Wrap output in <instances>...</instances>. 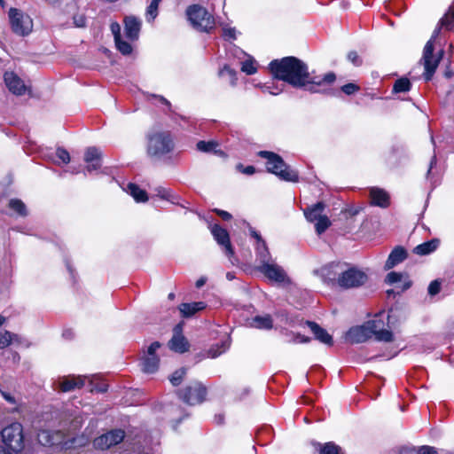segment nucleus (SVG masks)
<instances>
[{
	"mask_svg": "<svg viewBox=\"0 0 454 454\" xmlns=\"http://www.w3.org/2000/svg\"><path fill=\"white\" fill-rule=\"evenodd\" d=\"M269 67L274 78L286 82L294 88H305L311 93L319 92L318 86L323 83L331 84L336 79L333 72L322 77L314 75L313 73H309L308 65L295 57L274 59Z\"/></svg>",
	"mask_w": 454,
	"mask_h": 454,
	"instance_id": "nucleus-1",
	"label": "nucleus"
},
{
	"mask_svg": "<svg viewBox=\"0 0 454 454\" xmlns=\"http://www.w3.org/2000/svg\"><path fill=\"white\" fill-rule=\"evenodd\" d=\"M325 281L331 282L340 289L358 288L368 281V274L356 266L336 262L325 266L321 270Z\"/></svg>",
	"mask_w": 454,
	"mask_h": 454,
	"instance_id": "nucleus-2",
	"label": "nucleus"
},
{
	"mask_svg": "<svg viewBox=\"0 0 454 454\" xmlns=\"http://www.w3.org/2000/svg\"><path fill=\"white\" fill-rule=\"evenodd\" d=\"M442 27L447 30H454V1L450 6L448 12L440 20L439 24L434 30L430 40L424 47L422 59L425 67L424 77L427 81L432 79L441 59V56H434L433 54V41L437 38Z\"/></svg>",
	"mask_w": 454,
	"mask_h": 454,
	"instance_id": "nucleus-3",
	"label": "nucleus"
},
{
	"mask_svg": "<svg viewBox=\"0 0 454 454\" xmlns=\"http://www.w3.org/2000/svg\"><path fill=\"white\" fill-rule=\"evenodd\" d=\"M174 148L175 143L169 132L158 131L147 136L146 153L151 159L160 160Z\"/></svg>",
	"mask_w": 454,
	"mask_h": 454,
	"instance_id": "nucleus-4",
	"label": "nucleus"
},
{
	"mask_svg": "<svg viewBox=\"0 0 454 454\" xmlns=\"http://www.w3.org/2000/svg\"><path fill=\"white\" fill-rule=\"evenodd\" d=\"M258 155L266 159V168L269 172L276 175L281 180L298 182L297 171L292 169L278 154L269 151H260Z\"/></svg>",
	"mask_w": 454,
	"mask_h": 454,
	"instance_id": "nucleus-5",
	"label": "nucleus"
},
{
	"mask_svg": "<svg viewBox=\"0 0 454 454\" xmlns=\"http://www.w3.org/2000/svg\"><path fill=\"white\" fill-rule=\"evenodd\" d=\"M186 16L192 27L196 30L210 33L215 28V21L214 16L199 4L190 5L186 9Z\"/></svg>",
	"mask_w": 454,
	"mask_h": 454,
	"instance_id": "nucleus-6",
	"label": "nucleus"
},
{
	"mask_svg": "<svg viewBox=\"0 0 454 454\" xmlns=\"http://www.w3.org/2000/svg\"><path fill=\"white\" fill-rule=\"evenodd\" d=\"M4 444L13 452H20L24 449L23 427L19 422H14L1 432Z\"/></svg>",
	"mask_w": 454,
	"mask_h": 454,
	"instance_id": "nucleus-7",
	"label": "nucleus"
},
{
	"mask_svg": "<svg viewBox=\"0 0 454 454\" xmlns=\"http://www.w3.org/2000/svg\"><path fill=\"white\" fill-rule=\"evenodd\" d=\"M9 19L12 31L19 35H27L33 28L32 19L16 8L9 11Z\"/></svg>",
	"mask_w": 454,
	"mask_h": 454,
	"instance_id": "nucleus-8",
	"label": "nucleus"
},
{
	"mask_svg": "<svg viewBox=\"0 0 454 454\" xmlns=\"http://www.w3.org/2000/svg\"><path fill=\"white\" fill-rule=\"evenodd\" d=\"M179 398L189 405L201 403L206 397L207 388L200 382H192L177 391Z\"/></svg>",
	"mask_w": 454,
	"mask_h": 454,
	"instance_id": "nucleus-9",
	"label": "nucleus"
},
{
	"mask_svg": "<svg viewBox=\"0 0 454 454\" xmlns=\"http://www.w3.org/2000/svg\"><path fill=\"white\" fill-rule=\"evenodd\" d=\"M257 270L262 273L267 278L277 283H290L286 271L273 262L269 261L257 266Z\"/></svg>",
	"mask_w": 454,
	"mask_h": 454,
	"instance_id": "nucleus-10",
	"label": "nucleus"
},
{
	"mask_svg": "<svg viewBox=\"0 0 454 454\" xmlns=\"http://www.w3.org/2000/svg\"><path fill=\"white\" fill-rule=\"evenodd\" d=\"M125 433L121 429H114L97 437L93 441V446L97 450H105L122 442Z\"/></svg>",
	"mask_w": 454,
	"mask_h": 454,
	"instance_id": "nucleus-11",
	"label": "nucleus"
},
{
	"mask_svg": "<svg viewBox=\"0 0 454 454\" xmlns=\"http://www.w3.org/2000/svg\"><path fill=\"white\" fill-rule=\"evenodd\" d=\"M159 341L153 342L142 358V370L145 373H153L159 367V357L156 351L160 348Z\"/></svg>",
	"mask_w": 454,
	"mask_h": 454,
	"instance_id": "nucleus-12",
	"label": "nucleus"
},
{
	"mask_svg": "<svg viewBox=\"0 0 454 454\" xmlns=\"http://www.w3.org/2000/svg\"><path fill=\"white\" fill-rule=\"evenodd\" d=\"M367 330H369L372 336H375L376 340L380 341H392L393 333L392 332L384 329L385 323L377 316L374 319L369 320L364 323Z\"/></svg>",
	"mask_w": 454,
	"mask_h": 454,
	"instance_id": "nucleus-13",
	"label": "nucleus"
},
{
	"mask_svg": "<svg viewBox=\"0 0 454 454\" xmlns=\"http://www.w3.org/2000/svg\"><path fill=\"white\" fill-rule=\"evenodd\" d=\"M249 232L251 237L255 239L254 249L256 261H258L260 264L271 261L272 258L270 253L265 240L262 239L261 234L251 226H249Z\"/></svg>",
	"mask_w": 454,
	"mask_h": 454,
	"instance_id": "nucleus-14",
	"label": "nucleus"
},
{
	"mask_svg": "<svg viewBox=\"0 0 454 454\" xmlns=\"http://www.w3.org/2000/svg\"><path fill=\"white\" fill-rule=\"evenodd\" d=\"M210 230L214 239L219 245L223 247L225 254L231 258L234 254V251L230 241L228 231L219 224L212 225Z\"/></svg>",
	"mask_w": 454,
	"mask_h": 454,
	"instance_id": "nucleus-15",
	"label": "nucleus"
},
{
	"mask_svg": "<svg viewBox=\"0 0 454 454\" xmlns=\"http://www.w3.org/2000/svg\"><path fill=\"white\" fill-rule=\"evenodd\" d=\"M4 80L8 90L18 96L25 94L27 87L24 82L13 72H5Z\"/></svg>",
	"mask_w": 454,
	"mask_h": 454,
	"instance_id": "nucleus-16",
	"label": "nucleus"
},
{
	"mask_svg": "<svg viewBox=\"0 0 454 454\" xmlns=\"http://www.w3.org/2000/svg\"><path fill=\"white\" fill-rule=\"evenodd\" d=\"M371 204L382 208H386L390 204V197L387 192L382 188L372 187L369 190Z\"/></svg>",
	"mask_w": 454,
	"mask_h": 454,
	"instance_id": "nucleus-17",
	"label": "nucleus"
},
{
	"mask_svg": "<svg viewBox=\"0 0 454 454\" xmlns=\"http://www.w3.org/2000/svg\"><path fill=\"white\" fill-rule=\"evenodd\" d=\"M84 161L88 164L87 172L98 169L101 167V152L97 147H89L84 153Z\"/></svg>",
	"mask_w": 454,
	"mask_h": 454,
	"instance_id": "nucleus-18",
	"label": "nucleus"
},
{
	"mask_svg": "<svg viewBox=\"0 0 454 454\" xmlns=\"http://www.w3.org/2000/svg\"><path fill=\"white\" fill-rule=\"evenodd\" d=\"M125 35L130 41L138 39L141 29V20L134 16H128L124 19Z\"/></svg>",
	"mask_w": 454,
	"mask_h": 454,
	"instance_id": "nucleus-19",
	"label": "nucleus"
},
{
	"mask_svg": "<svg viewBox=\"0 0 454 454\" xmlns=\"http://www.w3.org/2000/svg\"><path fill=\"white\" fill-rule=\"evenodd\" d=\"M371 337L372 335L364 324L350 328L347 333L348 340L352 343H362Z\"/></svg>",
	"mask_w": 454,
	"mask_h": 454,
	"instance_id": "nucleus-20",
	"label": "nucleus"
},
{
	"mask_svg": "<svg viewBox=\"0 0 454 454\" xmlns=\"http://www.w3.org/2000/svg\"><path fill=\"white\" fill-rule=\"evenodd\" d=\"M87 376H68L59 381V388L63 392H68L84 386Z\"/></svg>",
	"mask_w": 454,
	"mask_h": 454,
	"instance_id": "nucleus-21",
	"label": "nucleus"
},
{
	"mask_svg": "<svg viewBox=\"0 0 454 454\" xmlns=\"http://www.w3.org/2000/svg\"><path fill=\"white\" fill-rule=\"evenodd\" d=\"M406 258L407 251L405 248L401 246H397L389 254L388 258L384 265V269L388 270L403 262Z\"/></svg>",
	"mask_w": 454,
	"mask_h": 454,
	"instance_id": "nucleus-22",
	"label": "nucleus"
},
{
	"mask_svg": "<svg viewBox=\"0 0 454 454\" xmlns=\"http://www.w3.org/2000/svg\"><path fill=\"white\" fill-rule=\"evenodd\" d=\"M306 325L309 327L317 340L325 345H333V337L324 328L320 327L317 323L311 321H306Z\"/></svg>",
	"mask_w": 454,
	"mask_h": 454,
	"instance_id": "nucleus-23",
	"label": "nucleus"
},
{
	"mask_svg": "<svg viewBox=\"0 0 454 454\" xmlns=\"http://www.w3.org/2000/svg\"><path fill=\"white\" fill-rule=\"evenodd\" d=\"M207 304L204 301H196V302H184L181 303L178 307V309L183 317H191L195 315L197 312L206 309Z\"/></svg>",
	"mask_w": 454,
	"mask_h": 454,
	"instance_id": "nucleus-24",
	"label": "nucleus"
},
{
	"mask_svg": "<svg viewBox=\"0 0 454 454\" xmlns=\"http://www.w3.org/2000/svg\"><path fill=\"white\" fill-rule=\"evenodd\" d=\"M325 204L324 202H317L305 208L304 215L309 222H316L323 215L322 213L325 210Z\"/></svg>",
	"mask_w": 454,
	"mask_h": 454,
	"instance_id": "nucleus-25",
	"label": "nucleus"
},
{
	"mask_svg": "<svg viewBox=\"0 0 454 454\" xmlns=\"http://www.w3.org/2000/svg\"><path fill=\"white\" fill-rule=\"evenodd\" d=\"M440 241L437 239H433L429 241L418 245L413 248V253L419 255H427L434 252L439 247Z\"/></svg>",
	"mask_w": 454,
	"mask_h": 454,
	"instance_id": "nucleus-26",
	"label": "nucleus"
},
{
	"mask_svg": "<svg viewBox=\"0 0 454 454\" xmlns=\"http://www.w3.org/2000/svg\"><path fill=\"white\" fill-rule=\"evenodd\" d=\"M38 441L43 445H55L60 442L61 435L59 432H56L55 434H51L49 430H41L38 433Z\"/></svg>",
	"mask_w": 454,
	"mask_h": 454,
	"instance_id": "nucleus-27",
	"label": "nucleus"
},
{
	"mask_svg": "<svg viewBox=\"0 0 454 454\" xmlns=\"http://www.w3.org/2000/svg\"><path fill=\"white\" fill-rule=\"evenodd\" d=\"M168 346L170 349L179 353H184L188 350V342L186 339L179 334L172 337L168 342Z\"/></svg>",
	"mask_w": 454,
	"mask_h": 454,
	"instance_id": "nucleus-28",
	"label": "nucleus"
},
{
	"mask_svg": "<svg viewBox=\"0 0 454 454\" xmlns=\"http://www.w3.org/2000/svg\"><path fill=\"white\" fill-rule=\"evenodd\" d=\"M251 325L258 329L270 330L273 327V321L270 315L255 316Z\"/></svg>",
	"mask_w": 454,
	"mask_h": 454,
	"instance_id": "nucleus-29",
	"label": "nucleus"
},
{
	"mask_svg": "<svg viewBox=\"0 0 454 454\" xmlns=\"http://www.w3.org/2000/svg\"><path fill=\"white\" fill-rule=\"evenodd\" d=\"M137 202H145L148 200L145 191L140 189L137 184L129 183L125 189Z\"/></svg>",
	"mask_w": 454,
	"mask_h": 454,
	"instance_id": "nucleus-30",
	"label": "nucleus"
},
{
	"mask_svg": "<svg viewBox=\"0 0 454 454\" xmlns=\"http://www.w3.org/2000/svg\"><path fill=\"white\" fill-rule=\"evenodd\" d=\"M315 446L318 450L319 454H342L340 447L333 442H329L325 444L317 442L315 443Z\"/></svg>",
	"mask_w": 454,
	"mask_h": 454,
	"instance_id": "nucleus-31",
	"label": "nucleus"
},
{
	"mask_svg": "<svg viewBox=\"0 0 454 454\" xmlns=\"http://www.w3.org/2000/svg\"><path fill=\"white\" fill-rule=\"evenodd\" d=\"M90 382V392H98L104 393L107 391V384L104 381H99V378L92 375L87 376V379Z\"/></svg>",
	"mask_w": 454,
	"mask_h": 454,
	"instance_id": "nucleus-32",
	"label": "nucleus"
},
{
	"mask_svg": "<svg viewBox=\"0 0 454 454\" xmlns=\"http://www.w3.org/2000/svg\"><path fill=\"white\" fill-rule=\"evenodd\" d=\"M230 347V341L228 340L222 341L220 344L213 345L207 351V356L210 358H215L224 353Z\"/></svg>",
	"mask_w": 454,
	"mask_h": 454,
	"instance_id": "nucleus-33",
	"label": "nucleus"
},
{
	"mask_svg": "<svg viewBox=\"0 0 454 454\" xmlns=\"http://www.w3.org/2000/svg\"><path fill=\"white\" fill-rule=\"evenodd\" d=\"M8 206L10 209L14 211L20 216H26L27 215L26 205L19 199L10 200Z\"/></svg>",
	"mask_w": 454,
	"mask_h": 454,
	"instance_id": "nucleus-34",
	"label": "nucleus"
},
{
	"mask_svg": "<svg viewBox=\"0 0 454 454\" xmlns=\"http://www.w3.org/2000/svg\"><path fill=\"white\" fill-rule=\"evenodd\" d=\"M160 2L161 0H152L150 4L147 6L145 12V19L147 22H153L158 16V9Z\"/></svg>",
	"mask_w": 454,
	"mask_h": 454,
	"instance_id": "nucleus-35",
	"label": "nucleus"
},
{
	"mask_svg": "<svg viewBox=\"0 0 454 454\" xmlns=\"http://www.w3.org/2000/svg\"><path fill=\"white\" fill-rule=\"evenodd\" d=\"M411 84L409 79L400 78L395 81L393 86L394 93L407 92L411 90Z\"/></svg>",
	"mask_w": 454,
	"mask_h": 454,
	"instance_id": "nucleus-36",
	"label": "nucleus"
},
{
	"mask_svg": "<svg viewBox=\"0 0 454 454\" xmlns=\"http://www.w3.org/2000/svg\"><path fill=\"white\" fill-rule=\"evenodd\" d=\"M331 225V221L326 215H322L316 221L315 228L318 235L324 233Z\"/></svg>",
	"mask_w": 454,
	"mask_h": 454,
	"instance_id": "nucleus-37",
	"label": "nucleus"
},
{
	"mask_svg": "<svg viewBox=\"0 0 454 454\" xmlns=\"http://www.w3.org/2000/svg\"><path fill=\"white\" fill-rule=\"evenodd\" d=\"M217 145L218 144L215 141H199L196 147L200 152L210 153L213 152Z\"/></svg>",
	"mask_w": 454,
	"mask_h": 454,
	"instance_id": "nucleus-38",
	"label": "nucleus"
},
{
	"mask_svg": "<svg viewBox=\"0 0 454 454\" xmlns=\"http://www.w3.org/2000/svg\"><path fill=\"white\" fill-rule=\"evenodd\" d=\"M220 77H224L225 75H228L230 78V82L231 85H235L236 83V72L235 70L231 69L228 65H224L218 73Z\"/></svg>",
	"mask_w": 454,
	"mask_h": 454,
	"instance_id": "nucleus-39",
	"label": "nucleus"
},
{
	"mask_svg": "<svg viewBox=\"0 0 454 454\" xmlns=\"http://www.w3.org/2000/svg\"><path fill=\"white\" fill-rule=\"evenodd\" d=\"M185 374L186 369L184 367L175 371L169 378L171 384L173 386L180 385Z\"/></svg>",
	"mask_w": 454,
	"mask_h": 454,
	"instance_id": "nucleus-40",
	"label": "nucleus"
},
{
	"mask_svg": "<svg viewBox=\"0 0 454 454\" xmlns=\"http://www.w3.org/2000/svg\"><path fill=\"white\" fill-rule=\"evenodd\" d=\"M114 43H115L117 50L120 52H121L123 55H129L131 53V51H132L131 45L129 43L123 41L121 39V37L115 39Z\"/></svg>",
	"mask_w": 454,
	"mask_h": 454,
	"instance_id": "nucleus-41",
	"label": "nucleus"
},
{
	"mask_svg": "<svg viewBox=\"0 0 454 454\" xmlns=\"http://www.w3.org/2000/svg\"><path fill=\"white\" fill-rule=\"evenodd\" d=\"M241 70L247 74H254L257 71V67H255V61L249 58L246 61L242 63Z\"/></svg>",
	"mask_w": 454,
	"mask_h": 454,
	"instance_id": "nucleus-42",
	"label": "nucleus"
},
{
	"mask_svg": "<svg viewBox=\"0 0 454 454\" xmlns=\"http://www.w3.org/2000/svg\"><path fill=\"white\" fill-rule=\"evenodd\" d=\"M223 37L228 41H233L237 38V30L235 27L224 26L223 27Z\"/></svg>",
	"mask_w": 454,
	"mask_h": 454,
	"instance_id": "nucleus-43",
	"label": "nucleus"
},
{
	"mask_svg": "<svg viewBox=\"0 0 454 454\" xmlns=\"http://www.w3.org/2000/svg\"><path fill=\"white\" fill-rule=\"evenodd\" d=\"M261 88L263 93H269L274 96L280 94L283 90L282 88H278V86L274 85V83L263 84L261 86Z\"/></svg>",
	"mask_w": 454,
	"mask_h": 454,
	"instance_id": "nucleus-44",
	"label": "nucleus"
},
{
	"mask_svg": "<svg viewBox=\"0 0 454 454\" xmlns=\"http://www.w3.org/2000/svg\"><path fill=\"white\" fill-rule=\"evenodd\" d=\"M12 344L11 332H0V349H4Z\"/></svg>",
	"mask_w": 454,
	"mask_h": 454,
	"instance_id": "nucleus-45",
	"label": "nucleus"
},
{
	"mask_svg": "<svg viewBox=\"0 0 454 454\" xmlns=\"http://www.w3.org/2000/svg\"><path fill=\"white\" fill-rule=\"evenodd\" d=\"M288 335L290 336V339L288 340L289 342L307 343L310 340L309 337L301 335V333H290Z\"/></svg>",
	"mask_w": 454,
	"mask_h": 454,
	"instance_id": "nucleus-46",
	"label": "nucleus"
},
{
	"mask_svg": "<svg viewBox=\"0 0 454 454\" xmlns=\"http://www.w3.org/2000/svg\"><path fill=\"white\" fill-rule=\"evenodd\" d=\"M56 155H57L58 159L62 163H65V164L69 163L70 155H69V153L66 149L59 147L56 151Z\"/></svg>",
	"mask_w": 454,
	"mask_h": 454,
	"instance_id": "nucleus-47",
	"label": "nucleus"
},
{
	"mask_svg": "<svg viewBox=\"0 0 454 454\" xmlns=\"http://www.w3.org/2000/svg\"><path fill=\"white\" fill-rule=\"evenodd\" d=\"M403 275L399 272L391 271L386 277V282L389 285L398 283L402 280Z\"/></svg>",
	"mask_w": 454,
	"mask_h": 454,
	"instance_id": "nucleus-48",
	"label": "nucleus"
},
{
	"mask_svg": "<svg viewBox=\"0 0 454 454\" xmlns=\"http://www.w3.org/2000/svg\"><path fill=\"white\" fill-rule=\"evenodd\" d=\"M427 291L432 296L438 294L441 291V282L437 279L432 281L428 286Z\"/></svg>",
	"mask_w": 454,
	"mask_h": 454,
	"instance_id": "nucleus-49",
	"label": "nucleus"
},
{
	"mask_svg": "<svg viewBox=\"0 0 454 454\" xmlns=\"http://www.w3.org/2000/svg\"><path fill=\"white\" fill-rule=\"evenodd\" d=\"M358 90L359 86L352 82L347 83L341 87V91H343L347 95H352Z\"/></svg>",
	"mask_w": 454,
	"mask_h": 454,
	"instance_id": "nucleus-50",
	"label": "nucleus"
},
{
	"mask_svg": "<svg viewBox=\"0 0 454 454\" xmlns=\"http://www.w3.org/2000/svg\"><path fill=\"white\" fill-rule=\"evenodd\" d=\"M157 195L161 199L169 200L172 197L171 192L166 188L159 187L157 190Z\"/></svg>",
	"mask_w": 454,
	"mask_h": 454,
	"instance_id": "nucleus-51",
	"label": "nucleus"
},
{
	"mask_svg": "<svg viewBox=\"0 0 454 454\" xmlns=\"http://www.w3.org/2000/svg\"><path fill=\"white\" fill-rule=\"evenodd\" d=\"M112 34L114 35V40L121 37V26L117 22H113L110 26Z\"/></svg>",
	"mask_w": 454,
	"mask_h": 454,
	"instance_id": "nucleus-52",
	"label": "nucleus"
},
{
	"mask_svg": "<svg viewBox=\"0 0 454 454\" xmlns=\"http://www.w3.org/2000/svg\"><path fill=\"white\" fill-rule=\"evenodd\" d=\"M74 23L77 27H83L86 25V19L82 14L74 17Z\"/></svg>",
	"mask_w": 454,
	"mask_h": 454,
	"instance_id": "nucleus-53",
	"label": "nucleus"
},
{
	"mask_svg": "<svg viewBox=\"0 0 454 454\" xmlns=\"http://www.w3.org/2000/svg\"><path fill=\"white\" fill-rule=\"evenodd\" d=\"M348 59L356 66H359L362 62L358 54L356 51H350L348 54Z\"/></svg>",
	"mask_w": 454,
	"mask_h": 454,
	"instance_id": "nucleus-54",
	"label": "nucleus"
},
{
	"mask_svg": "<svg viewBox=\"0 0 454 454\" xmlns=\"http://www.w3.org/2000/svg\"><path fill=\"white\" fill-rule=\"evenodd\" d=\"M238 169L246 175H253L255 173V168L253 166L244 167L243 165L239 164L238 165Z\"/></svg>",
	"mask_w": 454,
	"mask_h": 454,
	"instance_id": "nucleus-55",
	"label": "nucleus"
},
{
	"mask_svg": "<svg viewBox=\"0 0 454 454\" xmlns=\"http://www.w3.org/2000/svg\"><path fill=\"white\" fill-rule=\"evenodd\" d=\"M417 454H437L435 448L431 446H422Z\"/></svg>",
	"mask_w": 454,
	"mask_h": 454,
	"instance_id": "nucleus-56",
	"label": "nucleus"
},
{
	"mask_svg": "<svg viewBox=\"0 0 454 454\" xmlns=\"http://www.w3.org/2000/svg\"><path fill=\"white\" fill-rule=\"evenodd\" d=\"M215 212L224 221H229L231 219V215L224 210L215 209Z\"/></svg>",
	"mask_w": 454,
	"mask_h": 454,
	"instance_id": "nucleus-57",
	"label": "nucleus"
},
{
	"mask_svg": "<svg viewBox=\"0 0 454 454\" xmlns=\"http://www.w3.org/2000/svg\"><path fill=\"white\" fill-rule=\"evenodd\" d=\"M11 339H12V344L17 343V344H22L23 343V338L20 336L19 334L11 333Z\"/></svg>",
	"mask_w": 454,
	"mask_h": 454,
	"instance_id": "nucleus-58",
	"label": "nucleus"
},
{
	"mask_svg": "<svg viewBox=\"0 0 454 454\" xmlns=\"http://www.w3.org/2000/svg\"><path fill=\"white\" fill-rule=\"evenodd\" d=\"M436 164V156L434 155L430 160V164H429V168L427 170V177L429 178L430 176L432 175V170H433V168L434 166Z\"/></svg>",
	"mask_w": 454,
	"mask_h": 454,
	"instance_id": "nucleus-59",
	"label": "nucleus"
},
{
	"mask_svg": "<svg viewBox=\"0 0 454 454\" xmlns=\"http://www.w3.org/2000/svg\"><path fill=\"white\" fill-rule=\"evenodd\" d=\"M399 454H417V451L414 449L403 448Z\"/></svg>",
	"mask_w": 454,
	"mask_h": 454,
	"instance_id": "nucleus-60",
	"label": "nucleus"
},
{
	"mask_svg": "<svg viewBox=\"0 0 454 454\" xmlns=\"http://www.w3.org/2000/svg\"><path fill=\"white\" fill-rule=\"evenodd\" d=\"M206 281H207V278H204V277H202V278H199V279L196 281V284H195L196 287H198V288L202 287V286L205 285Z\"/></svg>",
	"mask_w": 454,
	"mask_h": 454,
	"instance_id": "nucleus-61",
	"label": "nucleus"
},
{
	"mask_svg": "<svg viewBox=\"0 0 454 454\" xmlns=\"http://www.w3.org/2000/svg\"><path fill=\"white\" fill-rule=\"evenodd\" d=\"M3 396L10 403H15L14 398L10 394L3 393Z\"/></svg>",
	"mask_w": 454,
	"mask_h": 454,
	"instance_id": "nucleus-62",
	"label": "nucleus"
},
{
	"mask_svg": "<svg viewBox=\"0 0 454 454\" xmlns=\"http://www.w3.org/2000/svg\"><path fill=\"white\" fill-rule=\"evenodd\" d=\"M63 336H64L65 338H67V339H69V338H71V337L73 336V333H72V331H71V330H66V331H64V333H63Z\"/></svg>",
	"mask_w": 454,
	"mask_h": 454,
	"instance_id": "nucleus-63",
	"label": "nucleus"
},
{
	"mask_svg": "<svg viewBox=\"0 0 454 454\" xmlns=\"http://www.w3.org/2000/svg\"><path fill=\"white\" fill-rule=\"evenodd\" d=\"M0 454H12L9 450H7L4 446H0Z\"/></svg>",
	"mask_w": 454,
	"mask_h": 454,
	"instance_id": "nucleus-64",
	"label": "nucleus"
}]
</instances>
